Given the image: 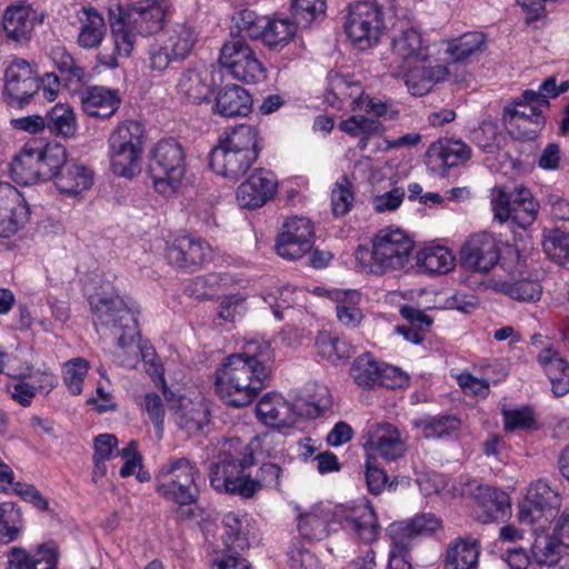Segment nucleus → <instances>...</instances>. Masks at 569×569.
Segmentation results:
<instances>
[{
    "label": "nucleus",
    "instance_id": "nucleus-1",
    "mask_svg": "<svg viewBox=\"0 0 569 569\" xmlns=\"http://www.w3.org/2000/svg\"><path fill=\"white\" fill-rule=\"evenodd\" d=\"M274 355L269 342H250L229 355L216 371V390L223 402L243 408L269 386Z\"/></svg>",
    "mask_w": 569,
    "mask_h": 569
},
{
    "label": "nucleus",
    "instance_id": "nucleus-2",
    "mask_svg": "<svg viewBox=\"0 0 569 569\" xmlns=\"http://www.w3.org/2000/svg\"><path fill=\"white\" fill-rule=\"evenodd\" d=\"M263 143L257 126L241 123L227 128L209 153V167L219 176L238 180L258 160Z\"/></svg>",
    "mask_w": 569,
    "mask_h": 569
},
{
    "label": "nucleus",
    "instance_id": "nucleus-3",
    "mask_svg": "<svg viewBox=\"0 0 569 569\" xmlns=\"http://www.w3.org/2000/svg\"><path fill=\"white\" fill-rule=\"evenodd\" d=\"M256 463L253 451L246 447L240 459H223L210 468L211 487L221 493L252 498L262 488H278L282 469L279 465L267 462L260 466L252 478L248 471Z\"/></svg>",
    "mask_w": 569,
    "mask_h": 569
},
{
    "label": "nucleus",
    "instance_id": "nucleus-4",
    "mask_svg": "<svg viewBox=\"0 0 569 569\" xmlns=\"http://www.w3.org/2000/svg\"><path fill=\"white\" fill-rule=\"evenodd\" d=\"M201 472L194 461L186 457L170 458L154 476V490L164 500L177 505L176 516L180 520L197 517L192 506L200 498Z\"/></svg>",
    "mask_w": 569,
    "mask_h": 569
},
{
    "label": "nucleus",
    "instance_id": "nucleus-5",
    "mask_svg": "<svg viewBox=\"0 0 569 569\" xmlns=\"http://www.w3.org/2000/svg\"><path fill=\"white\" fill-rule=\"evenodd\" d=\"M166 18L163 2L142 0L127 11L110 12V26L116 48L120 53L129 56L137 36L148 37L162 29Z\"/></svg>",
    "mask_w": 569,
    "mask_h": 569
},
{
    "label": "nucleus",
    "instance_id": "nucleus-6",
    "mask_svg": "<svg viewBox=\"0 0 569 569\" xmlns=\"http://www.w3.org/2000/svg\"><path fill=\"white\" fill-rule=\"evenodd\" d=\"M89 305L98 333L117 337L120 348H127L134 342L139 333L137 319L121 297L96 293L89 297Z\"/></svg>",
    "mask_w": 569,
    "mask_h": 569
},
{
    "label": "nucleus",
    "instance_id": "nucleus-7",
    "mask_svg": "<svg viewBox=\"0 0 569 569\" xmlns=\"http://www.w3.org/2000/svg\"><path fill=\"white\" fill-rule=\"evenodd\" d=\"M60 81L56 73H46L39 78L30 63L16 58L4 72V91L11 106L22 108L29 103L34 94L42 89V96L48 101H53L59 92Z\"/></svg>",
    "mask_w": 569,
    "mask_h": 569
},
{
    "label": "nucleus",
    "instance_id": "nucleus-8",
    "mask_svg": "<svg viewBox=\"0 0 569 569\" xmlns=\"http://www.w3.org/2000/svg\"><path fill=\"white\" fill-rule=\"evenodd\" d=\"M144 128L134 120L119 123L108 139L111 170L119 177L132 178L141 170Z\"/></svg>",
    "mask_w": 569,
    "mask_h": 569
},
{
    "label": "nucleus",
    "instance_id": "nucleus-9",
    "mask_svg": "<svg viewBox=\"0 0 569 569\" xmlns=\"http://www.w3.org/2000/svg\"><path fill=\"white\" fill-rule=\"evenodd\" d=\"M149 172L158 192L174 191L186 173L181 144L174 139L160 140L151 151Z\"/></svg>",
    "mask_w": 569,
    "mask_h": 569
},
{
    "label": "nucleus",
    "instance_id": "nucleus-10",
    "mask_svg": "<svg viewBox=\"0 0 569 569\" xmlns=\"http://www.w3.org/2000/svg\"><path fill=\"white\" fill-rule=\"evenodd\" d=\"M219 63L239 81L258 83L267 78V70L256 50L240 34L231 33L222 44Z\"/></svg>",
    "mask_w": 569,
    "mask_h": 569
},
{
    "label": "nucleus",
    "instance_id": "nucleus-11",
    "mask_svg": "<svg viewBox=\"0 0 569 569\" xmlns=\"http://www.w3.org/2000/svg\"><path fill=\"white\" fill-rule=\"evenodd\" d=\"M413 249V241L400 229H381L372 240L370 272L382 274L403 269Z\"/></svg>",
    "mask_w": 569,
    "mask_h": 569
},
{
    "label": "nucleus",
    "instance_id": "nucleus-12",
    "mask_svg": "<svg viewBox=\"0 0 569 569\" xmlns=\"http://www.w3.org/2000/svg\"><path fill=\"white\" fill-rule=\"evenodd\" d=\"M385 29L382 9L376 2L359 1L350 6L345 30L360 50L376 44Z\"/></svg>",
    "mask_w": 569,
    "mask_h": 569
},
{
    "label": "nucleus",
    "instance_id": "nucleus-13",
    "mask_svg": "<svg viewBox=\"0 0 569 569\" xmlns=\"http://www.w3.org/2000/svg\"><path fill=\"white\" fill-rule=\"evenodd\" d=\"M495 219L500 222L511 220L522 229L531 226L538 213L539 203L535 201L531 191L523 186L511 190L499 188L491 200Z\"/></svg>",
    "mask_w": 569,
    "mask_h": 569
},
{
    "label": "nucleus",
    "instance_id": "nucleus-14",
    "mask_svg": "<svg viewBox=\"0 0 569 569\" xmlns=\"http://www.w3.org/2000/svg\"><path fill=\"white\" fill-rule=\"evenodd\" d=\"M353 381L363 389L383 386L396 389L408 385L409 377L399 368L379 361L370 352L358 356L350 368Z\"/></svg>",
    "mask_w": 569,
    "mask_h": 569
},
{
    "label": "nucleus",
    "instance_id": "nucleus-15",
    "mask_svg": "<svg viewBox=\"0 0 569 569\" xmlns=\"http://www.w3.org/2000/svg\"><path fill=\"white\" fill-rule=\"evenodd\" d=\"M313 224L303 217L288 219L276 241L277 253L287 260H298L313 247Z\"/></svg>",
    "mask_w": 569,
    "mask_h": 569
},
{
    "label": "nucleus",
    "instance_id": "nucleus-16",
    "mask_svg": "<svg viewBox=\"0 0 569 569\" xmlns=\"http://www.w3.org/2000/svg\"><path fill=\"white\" fill-rule=\"evenodd\" d=\"M500 254L497 239L483 231L469 237L461 248L460 260L466 268L486 273L498 263Z\"/></svg>",
    "mask_w": 569,
    "mask_h": 569
},
{
    "label": "nucleus",
    "instance_id": "nucleus-17",
    "mask_svg": "<svg viewBox=\"0 0 569 569\" xmlns=\"http://www.w3.org/2000/svg\"><path fill=\"white\" fill-rule=\"evenodd\" d=\"M560 507L559 493L553 490L545 480L532 482L527 491L523 501L519 505V520L522 523L532 525Z\"/></svg>",
    "mask_w": 569,
    "mask_h": 569
},
{
    "label": "nucleus",
    "instance_id": "nucleus-18",
    "mask_svg": "<svg viewBox=\"0 0 569 569\" xmlns=\"http://www.w3.org/2000/svg\"><path fill=\"white\" fill-rule=\"evenodd\" d=\"M471 158V148L461 140L441 139L430 144L425 163L430 172L446 177L450 168L465 164Z\"/></svg>",
    "mask_w": 569,
    "mask_h": 569
},
{
    "label": "nucleus",
    "instance_id": "nucleus-19",
    "mask_svg": "<svg viewBox=\"0 0 569 569\" xmlns=\"http://www.w3.org/2000/svg\"><path fill=\"white\" fill-rule=\"evenodd\" d=\"M30 209L16 187L0 181V237L9 238L29 220Z\"/></svg>",
    "mask_w": 569,
    "mask_h": 569
},
{
    "label": "nucleus",
    "instance_id": "nucleus-20",
    "mask_svg": "<svg viewBox=\"0 0 569 569\" xmlns=\"http://www.w3.org/2000/svg\"><path fill=\"white\" fill-rule=\"evenodd\" d=\"M210 253V246L206 241L186 234L168 244L166 257L176 268L193 272L203 266Z\"/></svg>",
    "mask_w": 569,
    "mask_h": 569
},
{
    "label": "nucleus",
    "instance_id": "nucleus-21",
    "mask_svg": "<svg viewBox=\"0 0 569 569\" xmlns=\"http://www.w3.org/2000/svg\"><path fill=\"white\" fill-rule=\"evenodd\" d=\"M222 71L214 67L186 70L177 84L178 92L189 102L200 104L209 101L213 87L222 81Z\"/></svg>",
    "mask_w": 569,
    "mask_h": 569
},
{
    "label": "nucleus",
    "instance_id": "nucleus-22",
    "mask_svg": "<svg viewBox=\"0 0 569 569\" xmlns=\"http://www.w3.org/2000/svg\"><path fill=\"white\" fill-rule=\"evenodd\" d=\"M441 520L436 515L423 512L411 519L391 523L387 532L398 551H407L418 536L432 535L441 528Z\"/></svg>",
    "mask_w": 569,
    "mask_h": 569
},
{
    "label": "nucleus",
    "instance_id": "nucleus-23",
    "mask_svg": "<svg viewBox=\"0 0 569 569\" xmlns=\"http://www.w3.org/2000/svg\"><path fill=\"white\" fill-rule=\"evenodd\" d=\"M277 187L278 181L272 172L257 169L238 187L236 198L241 208L257 209L273 198Z\"/></svg>",
    "mask_w": 569,
    "mask_h": 569
},
{
    "label": "nucleus",
    "instance_id": "nucleus-24",
    "mask_svg": "<svg viewBox=\"0 0 569 569\" xmlns=\"http://www.w3.org/2000/svg\"><path fill=\"white\" fill-rule=\"evenodd\" d=\"M503 121L510 133L520 139H532L545 124L537 106L516 101L503 108Z\"/></svg>",
    "mask_w": 569,
    "mask_h": 569
},
{
    "label": "nucleus",
    "instance_id": "nucleus-25",
    "mask_svg": "<svg viewBox=\"0 0 569 569\" xmlns=\"http://www.w3.org/2000/svg\"><path fill=\"white\" fill-rule=\"evenodd\" d=\"M338 522L352 530L362 541L370 543L378 538L380 526L377 515L369 503L345 508L337 507Z\"/></svg>",
    "mask_w": 569,
    "mask_h": 569
},
{
    "label": "nucleus",
    "instance_id": "nucleus-26",
    "mask_svg": "<svg viewBox=\"0 0 569 569\" xmlns=\"http://www.w3.org/2000/svg\"><path fill=\"white\" fill-rule=\"evenodd\" d=\"M365 449L367 452H376L387 461H395L405 455L407 447L400 431L395 426L378 423L369 430Z\"/></svg>",
    "mask_w": 569,
    "mask_h": 569
},
{
    "label": "nucleus",
    "instance_id": "nucleus-27",
    "mask_svg": "<svg viewBox=\"0 0 569 569\" xmlns=\"http://www.w3.org/2000/svg\"><path fill=\"white\" fill-rule=\"evenodd\" d=\"M173 417L179 429L190 437L202 435L211 422L208 405L186 397L179 398L178 405L173 408Z\"/></svg>",
    "mask_w": 569,
    "mask_h": 569
},
{
    "label": "nucleus",
    "instance_id": "nucleus-28",
    "mask_svg": "<svg viewBox=\"0 0 569 569\" xmlns=\"http://www.w3.org/2000/svg\"><path fill=\"white\" fill-rule=\"evenodd\" d=\"M251 108L249 91L239 84H228L217 92L212 112L224 118L246 117Z\"/></svg>",
    "mask_w": 569,
    "mask_h": 569
},
{
    "label": "nucleus",
    "instance_id": "nucleus-29",
    "mask_svg": "<svg viewBox=\"0 0 569 569\" xmlns=\"http://www.w3.org/2000/svg\"><path fill=\"white\" fill-rule=\"evenodd\" d=\"M480 541L472 536L458 537L447 547L442 569H477Z\"/></svg>",
    "mask_w": 569,
    "mask_h": 569
},
{
    "label": "nucleus",
    "instance_id": "nucleus-30",
    "mask_svg": "<svg viewBox=\"0 0 569 569\" xmlns=\"http://www.w3.org/2000/svg\"><path fill=\"white\" fill-rule=\"evenodd\" d=\"M121 104L119 91L102 86H92L81 94V107L86 114L93 118H110Z\"/></svg>",
    "mask_w": 569,
    "mask_h": 569
},
{
    "label": "nucleus",
    "instance_id": "nucleus-31",
    "mask_svg": "<svg viewBox=\"0 0 569 569\" xmlns=\"http://www.w3.org/2000/svg\"><path fill=\"white\" fill-rule=\"evenodd\" d=\"M332 522H338L337 507L331 509L315 505L299 516L298 529L305 539L319 541L329 536Z\"/></svg>",
    "mask_w": 569,
    "mask_h": 569
},
{
    "label": "nucleus",
    "instance_id": "nucleus-32",
    "mask_svg": "<svg viewBox=\"0 0 569 569\" xmlns=\"http://www.w3.org/2000/svg\"><path fill=\"white\" fill-rule=\"evenodd\" d=\"M38 140L27 142L10 163V176L19 184L30 186L41 181Z\"/></svg>",
    "mask_w": 569,
    "mask_h": 569
},
{
    "label": "nucleus",
    "instance_id": "nucleus-33",
    "mask_svg": "<svg viewBox=\"0 0 569 569\" xmlns=\"http://www.w3.org/2000/svg\"><path fill=\"white\" fill-rule=\"evenodd\" d=\"M53 182L62 193L79 194L91 188L93 172L84 164L67 159Z\"/></svg>",
    "mask_w": 569,
    "mask_h": 569
},
{
    "label": "nucleus",
    "instance_id": "nucleus-34",
    "mask_svg": "<svg viewBox=\"0 0 569 569\" xmlns=\"http://www.w3.org/2000/svg\"><path fill=\"white\" fill-rule=\"evenodd\" d=\"M475 497L479 508L482 509V515L478 516L482 522L498 521L510 512V498L498 488L478 486Z\"/></svg>",
    "mask_w": 569,
    "mask_h": 569
},
{
    "label": "nucleus",
    "instance_id": "nucleus-35",
    "mask_svg": "<svg viewBox=\"0 0 569 569\" xmlns=\"http://www.w3.org/2000/svg\"><path fill=\"white\" fill-rule=\"evenodd\" d=\"M36 21V11L29 6L8 8L3 14V29L8 39L23 43L30 40Z\"/></svg>",
    "mask_w": 569,
    "mask_h": 569
},
{
    "label": "nucleus",
    "instance_id": "nucleus-36",
    "mask_svg": "<svg viewBox=\"0 0 569 569\" xmlns=\"http://www.w3.org/2000/svg\"><path fill=\"white\" fill-rule=\"evenodd\" d=\"M448 68L437 63L433 66H415L405 73V83L413 96L428 93L436 83L447 79Z\"/></svg>",
    "mask_w": 569,
    "mask_h": 569
},
{
    "label": "nucleus",
    "instance_id": "nucleus-37",
    "mask_svg": "<svg viewBox=\"0 0 569 569\" xmlns=\"http://www.w3.org/2000/svg\"><path fill=\"white\" fill-rule=\"evenodd\" d=\"M391 47L393 53L403 60L426 61L429 57V46L415 27L402 28L392 37Z\"/></svg>",
    "mask_w": 569,
    "mask_h": 569
},
{
    "label": "nucleus",
    "instance_id": "nucleus-38",
    "mask_svg": "<svg viewBox=\"0 0 569 569\" xmlns=\"http://www.w3.org/2000/svg\"><path fill=\"white\" fill-rule=\"evenodd\" d=\"M297 27L296 21L287 17H266L258 40L269 49L279 51L293 40Z\"/></svg>",
    "mask_w": 569,
    "mask_h": 569
},
{
    "label": "nucleus",
    "instance_id": "nucleus-39",
    "mask_svg": "<svg viewBox=\"0 0 569 569\" xmlns=\"http://www.w3.org/2000/svg\"><path fill=\"white\" fill-rule=\"evenodd\" d=\"M257 416L267 426L284 427L292 421L291 406L281 396L264 395L256 407Z\"/></svg>",
    "mask_w": 569,
    "mask_h": 569
},
{
    "label": "nucleus",
    "instance_id": "nucleus-40",
    "mask_svg": "<svg viewBox=\"0 0 569 569\" xmlns=\"http://www.w3.org/2000/svg\"><path fill=\"white\" fill-rule=\"evenodd\" d=\"M82 16H79L81 22L78 34V44L84 49L98 48L107 32L104 19L94 8H82Z\"/></svg>",
    "mask_w": 569,
    "mask_h": 569
},
{
    "label": "nucleus",
    "instance_id": "nucleus-41",
    "mask_svg": "<svg viewBox=\"0 0 569 569\" xmlns=\"http://www.w3.org/2000/svg\"><path fill=\"white\" fill-rule=\"evenodd\" d=\"M196 41L197 36L192 27L187 23H177L166 31L162 44L171 57L182 61L190 54Z\"/></svg>",
    "mask_w": 569,
    "mask_h": 569
},
{
    "label": "nucleus",
    "instance_id": "nucleus-42",
    "mask_svg": "<svg viewBox=\"0 0 569 569\" xmlns=\"http://www.w3.org/2000/svg\"><path fill=\"white\" fill-rule=\"evenodd\" d=\"M46 129L51 134L66 139L74 138L78 131L77 118L73 109L64 103L53 106L44 117Z\"/></svg>",
    "mask_w": 569,
    "mask_h": 569
},
{
    "label": "nucleus",
    "instance_id": "nucleus-43",
    "mask_svg": "<svg viewBox=\"0 0 569 569\" xmlns=\"http://www.w3.org/2000/svg\"><path fill=\"white\" fill-rule=\"evenodd\" d=\"M412 426L421 430L427 439H440L458 431L461 421L455 415L427 416L412 421Z\"/></svg>",
    "mask_w": 569,
    "mask_h": 569
},
{
    "label": "nucleus",
    "instance_id": "nucleus-44",
    "mask_svg": "<svg viewBox=\"0 0 569 569\" xmlns=\"http://www.w3.org/2000/svg\"><path fill=\"white\" fill-rule=\"evenodd\" d=\"M316 347L319 356L328 361L338 365L347 361L355 352L351 343L328 331H321L316 339Z\"/></svg>",
    "mask_w": 569,
    "mask_h": 569
},
{
    "label": "nucleus",
    "instance_id": "nucleus-45",
    "mask_svg": "<svg viewBox=\"0 0 569 569\" xmlns=\"http://www.w3.org/2000/svg\"><path fill=\"white\" fill-rule=\"evenodd\" d=\"M39 171L41 181L54 180L67 158V151L60 143L42 144L38 141Z\"/></svg>",
    "mask_w": 569,
    "mask_h": 569
},
{
    "label": "nucleus",
    "instance_id": "nucleus-46",
    "mask_svg": "<svg viewBox=\"0 0 569 569\" xmlns=\"http://www.w3.org/2000/svg\"><path fill=\"white\" fill-rule=\"evenodd\" d=\"M453 261L451 252L441 246L425 248L417 256V264L429 273H447Z\"/></svg>",
    "mask_w": 569,
    "mask_h": 569
},
{
    "label": "nucleus",
    "instance_id": "nucleus-47",
    "mask_svg": "<svg viewBox=\"0 0 569 569\" xmlns=\"http://www.w3.org/2000/svg\"><path fill=\"white\" fill-rule=\"evenodd\" d=\"M501 293L520 302H536L540 300L542 287L536 280L519 279L515 281H502L498 283Z\"/></svg>",
    "mask_w": 569,
    "mask_h": 569
},
{
    "label": "nucleus",
    "instance_id": "nucleus-48",
    "mask_svg": "<svg viewBox=\"0 0 569 569\" xmlns=\"http://www.w3.org/2000/svg\"><path fill=\"white\" fill-rule=\"evenodd\" d=\"M23 527L20 508L13 502L0 503V543H9L19 537Z\"/></svg>",
    "mask_w": 569,
    "mask_h": 569
},
{
    "label": "nucleus",
    "instance_id": "nucleus-49",
    "mask_svg": "<svg viewBox=\"0 0 569 569\" xmlns=\"http://www.w3.org/2000/svg\"><path fill=\"white\" fill-rule=\"evenodd\" d=\"M486 37L482 32H468L452 40L447 49L453 62H463L469 57L481 51Z\"/></svg>",
    "mask_w": 569,
    "mask_h": 569
},
{
    "label": "nucleus",
    "instance_id": "nucleus-50",
    "mask_svg": "<svg viewBox=\"0 0 569 569\" xmlns=\"http://www.w3.org/2000/svg\"><path fill=\"white\" fill-rule=\"evenodd\" d=\"M224 532L222 540L228 553L240 555L241 551L249 548V541L242 532L241 521L237 515L229 512L223 517Z\"/></svg>",
    "mask_w": 569,
    "mask_h": 569
},
{
    "label": "nucleus",
    "instance_id": "nucleus-51",
    "mask_svg": "<svg viewBox=\"0 0 569 569\" xmlns=\"http://www.w3.org/2000/svg\"><path fill=\"white\" fill-rule=\"evenodd\" d=\"M52 60L69 83L80 84L88 80L86 69L77 64L73 57L63 48L52 50Z\"/></svg>",
    "mask_w": 569,
    "mask_h": 569
},
{
    "label": "nucleus",
    "instance_id": "nucleus-52",
    "mask_svg": "<svg viewBox=\"0 0 569 569\" xmlns=\"http://www.w3.org/2000/svg\"><path fill=\"white\" fill-rule=\"evenodd\" d=\"M543 250L560 266L569 263V233L559 229L550 230L543 240Z\"/></svg>",
    "mask_w": 569,
    "mask_h": 569
},
{
    "label": "nucleus",
    "instance_id": "nucleus-53",
    "mask_svg": "<svg viewBox=\"0 0 569 569\" xmlns=\"http://www.w3.org/2000/svg\"><path fill=\"white\" fill-rule=\"evenodd\" d=\"M327 9L326 0H293L291 13L296 23L308 28L319 17L323 16Z\"/></svg>",
    "mask_w": 569,
    "mask_h": 569
},
{
    "label": "nucleus",
    "instance_id": "nucleus-54",
    "mask_svg": "<svg viewBox=\"0 0 569 569\" xmlns=\"http://www.w3.org/2000/svg\"><path fill=\"white\" fill-rule=\"evenodd\" d=\"M355 194L352 183L347 176H341L331 191V206L335 217L346 216L352 207Z\"/></svg>",
    "mask_w": 569,
    "mask_h": 569
},
{
    "label": "nucleus",
    "instance_id": "nucleus-55",
    "mask_svg": "<svg viewBox=\"0 0 569 569\" xmlns=\"http://www.w3.org/2000/svg\"><path fill=\"white\" fill-rule=\"evenodd\" d=\"M559 540L557 537H542L535 540L531 547V553L538 565L552 566L560 561Z\"/></svg>",
    "mask_w": 569,
    "mask_h": 569
},
{
    "label": "nucleus",
    "instance_id": "nucleus-56",
    "mask_svg": "<svg viewBox=\"0 0 569 569\" xmlns=\"http://www.w3.org/2000/svg\"><path fill=\"white\" fill-rule=\"evenodd\" d=\"M297 289L292 286L278 288L276 292H270L264 297V301L271 307L277 319H283V310L293 308L298 301L295 297Z\"/></svg>",
    "mask_w": 569,
    "mask_h": 569
},
{
    "label": "nucleus",
    "instance_id": "nucleus-57",
    "mask_svg": "<svg viewBox=\"0 0 569 569\" xmlns=\"http://www.w3.org/2000/svg\"><path fill=\"white\" fill-rule=\"evenodd\" d=\"M88 362L82 358H76L68 361L64 366L63 381L72 395L82 392V385L88 373Z\"/></svg>",
    "mask_w": 569,
    "mask_h": 569
},
{
    "label": "nucleus",
    "instance_id": "nucleus-58",
    "mask_svg": "<svg viewBox=\"0 0 569 569\" xmlns=\"http://www.w3.org/2000/svg\"><path fill=\"white\" fill-rule=\"evenodd\" d=\"M471 140L486 153L499 150L498 129L492 122H482L471 131Z\"/></svg>",
    "mask_w": 569,
    "mask_h": 569
},
{
    "label": "nucleus",
    "instance_id": "nucleus-59",
    "mask_svg": "<svg viewBox=\"0 0 569 569\" xmlns=\"http://www.w3.org/2000/svg\"><path fill=\"white\" fill-rule=\"evenodd\" d=\"M220 282V276L209 273L191 280L186 287V292L198 300H210L214 297V287Z\"/></svg>",
    "mask_w": 569,
    "mask_h": 569
},
{
    "label": "nucleus",
    "instance_id": "nucleus-60",
    "mask_svg": "<svg viewBox=\"0 0 569 569\" xmlns=\"http://www.w3.org/2000/svg\"><path fill=\"white\" fill-rule=\"evenodd\" d=\"M328 92L335 100L345 101L352 97L353 88H358V83L348 74L339 72L328 73Z\"/></svg>",
    "mask_w": 569,
    "mask_h": 569
},
{
    "label": "nucleus",
    "instance_id": "nucleus-61",
    "mask_svg": "<svg viewBox=\"0 0 569 569\" xmlns=\"http://www.w3.org/2000/svg\"><path fill=\"white\" fill-rule=\"evenodd\" d=\"M537 361L548 377H555L569 369V362L553 347H547L537 356Z\"/></svg>",
    "mask_w": 569,
    "mask_h": 569
},
{
    "label": "nucleus",
    "instance_id": "nucleus-62",
    "mask_svg": "<svg viewBox=\"0 0 569 569\" xmlns=\"http://www.w3.org/2000/svg\"><path fill=\"white\" fill-rule=\"evenodd\" d=\"M380 127V122L365 116H352L339 124L340 130L353 137L376 133Z\"/></svg>",
    "mask_w": 569,
    "mask_h": 569
},
{
    "label": "nucleus",
    "instance_id": "nucleus-63",
    "mask_svg": "<svg viewBox=\"0 0 569 569\" xmlns=\"http://www.w3.org/2000/svg\"><path fill=\"white\" fill-rule=\"evenodd\" d=\"M505 428L508 431H515L518 429H531L536 421L533 413L529 408H521L515 410L502 411Z\"/></svg>",
    "mask_w": 569,
    "mask_h": 569
},
{
    "label": "nucleus",
    "instance_id": "nucleus-64",
    "mask_svg": "<svg viewBox=\"0 0 569 569\" xmlns=\"http://www.w3.org/2000/svg\"><path fill=\"white\" fill-rule=\"evenodd\" d=\"M32 569H56L58 561L57 547L53 542H46L38 547L31 556Z\"/></svg>",
    "mask_w": 569,
    "mask_h": 569
}]
</instances>
